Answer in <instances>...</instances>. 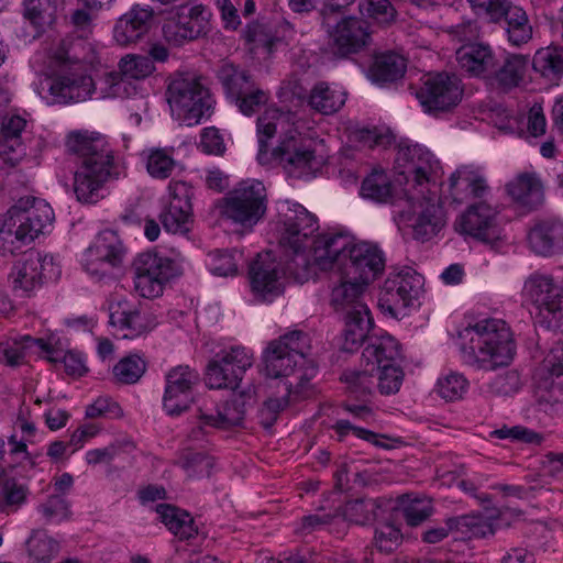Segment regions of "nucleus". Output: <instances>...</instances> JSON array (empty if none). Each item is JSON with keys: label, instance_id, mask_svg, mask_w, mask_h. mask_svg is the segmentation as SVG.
Listing matches in <instances>:
<instances>
[{"label": "nucleus", "instance_id": "nucleus-48", "mask_svg": "<svg viewBox=\"0 0 563 563\" xmlns=\"http://www.w3.org/2000/svg\"><path fill=\"white\" fill-rule=\"evenodd\" d=\"M382 509L379 499L361 498L347 501L343 507L345 520L355 525H366L378 517Z\"/></svg>", "mask_w": 563, "mask_h": 563}, {"label": "nucleus", "instance_id": "nucleus-44", "mask_svg": "<svg viewBox=\"0 0 563 563\" xmlns=\"http://www.w3.org/2000/svg\"><path fill=\"white\" fill-rule=\"evenodd\" d=\"M156 510L162 522L180 540H188L197 534L189 514L165 504L158 505Z\"/></svg>", "mask_w": 563, "mask_h": 563}, {"label": "nucleus", "instance_id": "nucleus-53", "mask_svg": "<svg viewBox=\"0 0 563 563\" xmlns=\"http://www.w3.org/2000/svg\"><path fill=\"white\" fill-rule=\"evenodd\" d=\"M58 0H24V16L36 26L54 22Z\"/></svg>", "mask_w": 563, "mask_h": 563}, {"label": "nucleus", "instance_id": "nucleus-26", "mask_svg": "<svg viewBox=\"0 0 563 563\" xmlns=\"http://www.w3.org/2000/svg\"><path fill=\"white\" fill-rule=\"evenodd\" d=\"M253 396L254 391L251 389L233 394L229 400L218 405L213 410L201 408L199 418L205 426L217 429L241 427L246 410L253 402Z\"/></svg>", "mask_w": 563, "mask_h": 563}, {"label": "nucleus", "instance_id": "nucleus-14", "mask_svg": "<svg viewBox=\"0 0 563 563\" xmlns=\"http://www.w3.org/2000/svg\"><path fill=\"white\" fill-rule=\"evenodd\" d=\"M126 250L112 230L100 232L82 255L84 269L96 280H112L123 266Z\"/></svg>", "mask_w": 563, "mask_h": 563}, {"label": "nucleus", "instance_id": "nucleus-64", "mask_svg": "<svg viewBox=\"0 0 563 563\" xmlns=\"http://www.w3.org/2000/svg\"><path fill=\"white\" fill-rule=\"evenodd\" d=\"M291 394H285L280 397H269L262 406L258 412L260 423L265 428L269 429L277 421L282 410H284L289 402V396Z\"/></svg>", "mask_w": 563, "mask_h": 563}, {"label": "nucleus", "instance_id": "nucleus-56", "mask_svg": "<svg viewBox=\"0 0 563 563\" xmlns=\"http://www.w3.org/2000/svg\"><path fill=\"white\" fill-rule=\"evenodd\" d=\"M376 387L382 395H391L399 391L404 379V372L395 364H385L384 366L375 367Z\"/></svg>", "mask_w": 563, "mask_h": 563}, {"label": "nucleus", "instance_id": "nucleus-24", "mask_svg": "<svg viewBox=\"0 0 563 563\" xmlns=\"http://www.w3.org/2000/svg\"><path fill=\"white\" fill-rule=\"evenodd\" d=\"M120 73H109L104 76V89L101 98H126L134 92L128 79L141 80L151 76L155 66L150 57L129 54L119 62Z\"/></svg>", "mask_w": 563, "mask_h": 563}, {"label": "nucleus", "instance_id": "nucleus-42", "mask_svg": "<svg viewBox=\"0 0 563 563\" xmlns=\"http://www.w3.org/2000/svg\"><path fill=\"white\" fill-rule=\"evenodd\" d=\"M501 20L505 21L507 38L512 46L519 47L531 41L533 29L522 8L509 3Z\"/></svg>", "mask_w": 563, "mask_h": 563}, {"label": "nucleus", "instance_id": "nucleus-39", "mask_svg": "<svg viewBox=\"0 0 563 563\" xmlns=\"http://www.w3.org/2000/svg\"><path fill=\"white\" fill-rule=\"evenodd\" d=\"M407 69V62L404 56L386 52L374 57L368 69V78L378 85L395 82L402 78Z\"/></svg>", "mask_w": 563, "mask_h": 563}, {"label": "nucleus", "instance_id": "nucleus-52", "mask_svg": "<svg viewBox=\"0 0 563 563\" xmlns=\"http://www.w3.org/2000/svg\"><path fill=\"white\" fill-rule=\"evenodd\" d=\"M245 40L252 45V51L262 49L266 54H272L282 42L269 25L262 23L250 24L245 31Z\"/></svg>", "mask_w": 563, "mask_h": 563}, {"label": "nucleus", "instance_id": "nucleus-1", "mask_svg": "<svg viewBox=\"0 0 563 563\" xmlns=\"http://www.w3.org/2000/svg\"><path fill=\"white\" fill-rule=\"evenodd\" d=\"M258 154L261 164L271 159L282 164L288 173L306 174L316 168V155L310 143L300 135L297 115L268 108L257 119Z\"/></svg>", "mask_w": 563, "mask_h": 563}, {"label": "nucleus", "instance_id": "nucleus-2", "mask_svg": "<svg viewBox=\"0 0 563 563\" xmlns=\"http://www.w3.org/2000/svg\"><path fill=\"white\" fill-rule=\"evenodd\" d=\"M313 262L322 271L336 269L366 285L385 268L383 251L368 242L353 243L344 234H323L314 241Z\"/></svg>", "mask_w": 563, "mask_h": 563}, {"label": "nucleus", "instance_id": "nucleus-10", "mask_svg": "<svg viewBox=\"0 0 563 563\" xmlns=\"http://www.w3.org/2000/svg\"><path fill=\"white\" fill-rule=\"evenodd\" d=\"M51 64L55 69L47 79V86L55 102H80L92 96L95 82L79 59H71L62 47L55 52Z\"/></svg>", "mask_w": 563, "mask_h": 563}, {"label": "nucleus", "instance_id": "nucleus-62", "mask_svg": "<svg viewBox=\"0 0 563 563\" xmlns=\"http://www.w3.org/2000/svg\"><path fill=\"white\" fill-rule=\"evenodd\" d=\"M210 271L218 276H231L238 273V262L242 254L235 250L221 251L217 250L210 253Z\"/></svg>", "mask_w": 563, "mask_h": 563}, {"label": "nucleus", "instance_id": "nucleus-55", "mask_svg": "<svg viewBox=\"0 0 563 563\" xmlns=\"http://www.w3.org/2000/svg\"><path fill=\"white\" fill-rule=\"evenodd\" d=\"M146 371V363L140 356L130 355L122 358L113 367V375L118 383L135 384Z\"/></svg>", "mask_w": 563, "mask_h": 563}, {"label": "nucleus", "instance_id": "nucleus-63", "mask_svg": "<svg viewBox=\"0 0 563 563\" xmlns=\"http://www.w3.org/2000/svg\"><path fill=\"white\" fill-rule=\"evenodd\" d=\"M38 511L46 522H60L70 517L67 500L60 495H52L38 506Z\"/></svg>", "mask_w": 563, "mask_h": 563}, {"label": "nucleus", "instance_id": "nucleus-12", "mask_svg": "<svg viewBox=\"0 0 563 563\" xmlns=\"http://www.w3.org/2000/svg\"><path fill=\"white\" fill-rule=\"evenodd\" d=\"M134 289L144 298H157L165 285L184 273L183 260L141 253L134 261Z\"/></svg>", "mask_w": 563, "mask_h": 563}, {"label": "nucleus", "instance_id": "nucleus-61", "mask_svg": "<svg viewBox=\"0 0 563 563\" xmlns=\"http://www.w3.org/2000/svg\"><path fill=\"white\" fill-rule=\"evenodd\" d=\"M358 9L362 15L371 18L380 24L390 23L396 14L389 0H360Z\"/></svg>", "mask_w": 563, "mask_h": 563}, {"label": "nucleus", "instance_id": "nucleus-35", "mask_svg": "<svg viewBox=\"0 0 563 563\" xmlns=\"http://www.w3.org/2000/svg\"><path fill=\"white\" fill-rule=\"evenodd\" d=\"M336 53L341 56L357 53L369 41L366 22L357 18L342 19L331 34Z\"/></svg>", "mask_w": 563, "mask_h": 563}, {"label": "nucleus", "instance_id": "nucleus-43", "mask_svg": "<svg viewBox=\"0 0 563 563\" xmlns=\"http://www.w3.org/2000/svg\"><path fill=\"white\" fill-rule=\"evenodd\" d=\"M29 488L15 478L0 474V514L12 515L27 501Z\"/></svg>", "mask_w": 563, "mask_h": 563}, {"label": "nucleus", "instance_id": "nucleus-4", "mask_svg": "<svg viewBox=\"0 0 563 563\" xmlns=\"http://www.w3.org/2000/svg\"><path fill=\"white\" fill-rule=\"evenodd\" d=\"M310 350V339L302 331H291L272 341L264 352L267 376L280 379L287 394L306 397L318 372L314 361L308 358Z\"/></svg>", "mask_w": 563, "mask_h": 563}, {"label": "nucleus", "instance_id": "nucleus-16", "mask_svg": "<svg viewBox=\"0 0 563 563\" xmlns=\"http://www.w3.org/2000/svg\"><path fill=\"white\" fill-rule=\"evenodd\" d=\"M423 288V277L409 266L389 274L384 282L378 306L385 312L396 317L419 299Z\"/></svg>", "mask_w": 563, "mask_h": 563}, {"label": "nucleus", "instance_id": "nucleus-18", "mask_svg": "<svg viewBox=\"0 0 563 563\" xmlns=\"http://www.w3.org/2000/svg\"><path fill=\"white\" fill-rule=\"evenodd\" d=\"M60 273V266L55 263L52 255L36 251L26 252L12 271L14 289L30 295L44 282L57 280Z\"/></svg>", "mask_w": 563, "mask_h": 563}, {"label": "nucleus", "instance_id": "nucleus-50", "mask_svg": "<svg viewBox=\"0 0 563 563\" xmlns=\"http://www.w3.org/2000/svg\"><path fill=\"white\" fill-rule=\"evenodd\" d=\"M173 154V148H148L146 155L147 173L156 179L168 178L176 167Z\"/></svg>", "mask_w": 563, "mask_h": 563}, {"label": "nucleus", "instance_id": "nucleus-58", "mask_svg": "<svg viewBox=\"0 0 563 563\" xmlns=\"http://www.w3.org/2000/svg\"><path fill=\"white\" fill-rule=\"evenodd\" d=\"M408 526L416 527L426 521L433 512L432 503L428 498H407L401 508Z\"/></svg>", "mask_w": 563, "mask_h": 563}, {"label": "nucleus", "instance_id": "nucleus-7", "mask_svg": "<svg viewBox=\"0 0 563 563\" xmlns=\"http://www.w3.org/2000/svg\"><path fill=\"white\" fill-rule=\"evenodd\" d=\"M283 207L284 230L280 234L279 244L294 253V257L286 262L284 275H288L296 283H306L311 274V267L308 256L305 253L306 247L312 240L314 232L319 229L318 219L299 203L285 202Z\"/></svg>", "mask_w": 563, "mask_h": 563}, {"label": "nucleus", "instance_id": "nucleus-33", "mask_svg": "<svg viewBox=\"0 0 563 563\" xmlns=\"http://www.w3.org/2000/svg\"><path fill=\"white\" fill-rule=\"evenodd\" d=\"M26 126V120L20 115L5 117L0 130V158L12 168L20 164L25 156V146L21 134Z\"/></svg>", "mask_w": 563, "mask_h": 563}, {"label": "nucleus", "instance_id": "nucleus-31", "mask_svg": "<svg viewBox=\"0 0 563 563\" xmlns=\"http://www.w3.org/2000/svg\"><path fill=\"white\" fill-rule=\"evenodd\" d=\"M427 192L429 189H419L416 195L411 196V199L417 200L421 210L409 225L415 239L421 241L435 235L444 223L442 208L435 202L434 197L427 196Z\"/></svg>", "mask_w": 563, "mask_h": 563}, {"label": "nucleus", "instance_id": "nucleus-23", "mask_svg": "<svg viewBox=\"0 0 563 563\" xmlns=\"http://www.w3.org/2000/svg\"><path fill=\"white\" fill-rule=\"evenodd\" d=\"M219 78L228 95L245 115L253 114L268 100L267 93L257 88L245 71L233 65H223L219 70Z\"/></svg>", "mask_w": 563, "mask_h": 563}, {"label": "nucleus", "instance_id": "nucleus-37", "mask_svg": "<svg viewBox=\"0 0 563 563\" xmlns=\"http://www.w3.org/2000/svg\"><path fill=\"white\" fill-rule=\"evenodd\" d=\"M531 250L539 255L551 256L563 250V222L545 220L537 223L528 234Z\"/></svg>", "mask_w": 563, "mask_h": 563}, {"label": "nucleus", "instance_id": "nucleus-32", "mask_svg": "<svg viewBox=\"0 0 563 563\" xmlns=\"http://www.w3.org/2000/svg\"><path fill=\"white\" fill-rule=\"evenodd\" d=\"M449 191L455 202L462 203L471 198L485 197L489 187L478 168L464 165L450 176Z\"/></svg>", "mask_w": 563, "mask_h": 563}, {"label": "nucleus", "instance_id": "nucleus-54", "mask_svg": "<svg viewBox=\"0 0 563 563\" xmlns=\"http://www.w3.org/2000/svg\"><path fill=\"white\" fill-rule=\"evenodd\" d=\"M468 380L457 372H450L438 379L437 390L448 401L462 399L468 390Z\"/></svg>", "mask_w": 563, "mask_h": 563}, {"label": "nucleus", "instance_id": "nucleus-5", "mask_svg": "<svg viewBox=\"0 0 563 563\" xmlns=\"http://www.w3.org/2000/svg\"><path fill=\"white\" fill-rule=\"evenodd\" d=\"M460 350L465 364L482 371L508 366L517 350L510 327L501 319L485 318L459 332Z\"/></svg>", "mask_w": 563, "mask_h": 563}, {"label": "nucleus", "instance_id": "nucleus-22", "mask_svg": "<svg viewBox=\"0 0 563 563\" xmlns=\"http://www.w3.org/2000/svg\"><path fill=\"white\" fill-rule=\"evenodd\" d=\"M463 88L455 74L429 75L417 92L421 106L429 112L448 111L462 100Z\"/></svg>", "mask_w": 563, "mask_h": 563}, {"label": "nucleus", "instance_id": "nucleus-30", "mask_svg": "<svg viewBox=\"0 0 563 563\" xmlns=\"http://www.w3.org/2000/svg\"><path fill=\"white\" fill-rule=\"evenodd\" d=\"M451 531H460L471 538H485L494 534L492 523L483 516H461L445 520L444 526L429 528L422 533V541L435 544L444 540Z\"/></svg>", "mask_w": 563, "mask_h": 563}, {"label": "nucleus", "instance_id": "nucleus-20", "mask_svg": "<svg viewBox=\"0 0 563 563\" xmlns=\"http://www.w3.org/2000/svg\"><path fill=\"white\" fill-rule=\"evenodd\" d=\"M396 169L407 183L419 189H429L432 174L435 173L439 162L432 153L419 144L401 142L395 158Z\"/></svg>", "mask_w": 563, "mask_h": 563}, {"label": "nucleus", "instance_id": "nucleus-41", "mask_svg": "<svg viewBox=\"0 0 563 563\" xmlns=\"http://www.w3.org/2000/svg\"><path fill=\"white\" fill-rule=\"evenodd\" d=\"M528 63L529 59L525 55H508L498 68L495 67L493 69L489 79H492L500 89L505 91L510 90L518 87L523 80Z\"/></svg>", "mask_w": 563, "mask_h": 563}, {"label": "nucleus", "instance_id": "nucleus-3", "mask_svg": "<svg viewBox=\"0 0 563 563\" xmlns=\"http://www.w3.org/2000/svg\"><path fill=\"white\" fill-rule=\"evenodd\" d=\"M66 146L81 163L75 173L74 191L77 199L96 203L102 196L104 184L118 177V167L110 144L96 132H73Z\"/></svg>", "mask_w": 563, "mask_h": 563}, {"label": "nucleus", "instance_id": "nucleus-9", "mask_svg": "<svg viewBox=\"0 0 563 563\" xmlns=\"http://www.w3.org/2000/svg\"><path fill=\"white\" fill-rule=\"evenodd\" d=\"M166 99L173 117L191 126L212 114L214 100L200 79L190 74H175L169 78Z\"/></svg>", "mask_w": 563, "mask_h": 563}, {"label": "nucleus", "instance_id": "nucleus-11", "mask_svg": "<svg viewBox=\"0 0 563 563\" xmlns=\"http://www.w3.org/2000/svg\"><path fill=\"white\" fill-rule=\"evenodd\" d=\"M266 210V188L256 179L239 183L222 198L221 202V216L244 229H252L258 223Z\"/></svg>", "mask_w": 563, "mask_h": 563}, {"label": "nucleus", "instance_id": "nucleus-38", "mask_svg": "<svg viewBox=\"0 0 563 563\" xmlns=\"http://www.w3.org/2000/svg\"><path fill=\"white\" fill-rule=\"evenodd\" d=\"M400 357V345L398 341L389 334L368 338V343L362 352V358L367 366H384L385 364H395Z\"/></svg>", "mask_w": 563, "mask_h": 563}, {"label": "nucleus", "instance_id": "nucleus-28", "mask_svg": "<svg viewBox=\"0 0 563 563\" xmlns=\"http://www.w3.org/2000/svg\"><path fill=\"white\" fill-rule=\"evenodd\" d=\"M109 323L114 329L113 334L120 339H134L155 328L154 317L142 312L137 307L126 301L111 307Z\"/></svg>", "mask_w": 563, "mask_h": 563}, {"label": "nucleus", "instance_id": "nucleus-15", "mask_svg": "<svg viewBox=\"0 0 563 563\" xmlns=\"http://www.w3.org/2000/svg\"><path fill=\"white\" fill-rule=\"evenodd\" d=\"M211 12L202 4H181L166 16L162 31L164 38L174 46L196 41L211 31Z\"/></svg>", "mask_w": 563, "mask_h": 563}, {"label": "nucleus", "instance_id": "nucleus-6", "mask_svg": "<svg viewBox=\"0 0 563 563\" xmlns=\"http://www.w3.org/2000/svg\"><path fill=\"white\" fill-rule=\"evenodd\" d=\"M54 211L43 199L20 198L0 219V253L14 254L53 225Z\"/></svg>", "mask_w": 563, "mask_h": 563}, {"label": "nucleus", "instance_id": "nucleus-25", "mask_svg": "<svg viewBox=\"0 0 563 563\" xmlns=\"http://www.w3.org/2000/svg\"><path fill=\"white\" fill-rule=\"evenodd\" d=\"M497 210L485 201L471 205L460 214L454 228L461 234L470 235L485 243L498 238L496 224Z\"/></svg>", "mask_w": 563, "mask_h": 563}, {"label": "nucleus", "instance_id": "nucleus-21", "mask_svg": "<svg viewBox=\"0 0 563 563\" xmlns=\"http://www.w3.org/2000/svg\"><path fill=\"white\" fill-rule=\"evenodd\" d=\"M200 382L198 372L188 365L170 368L165 375L163 409L169 416H178L189 409L194 390Z\"/></svg>", "mask_w": 563, "mask_h": 563}, {"label": "nucleus", "instance_id": "nucleus-51", "mask_svg": "<svg viewBox=\"0 0 563 563\" xmlns=\"http://www.w3.org/2000/svg\"><path fill=\"white\" fill-rule=\"evenodd\" d=\"M391 181L384 172H373L361 186V196L376 202H386L391 197Z\"/></svg>", "mask_w": 563, "mask_h": 563}, {"label": "nucleus", "instance_id": "nucleus-27", "mask_svg": "<svg viewBox=\"0 0 563 563\" xmlns=\"http://www.w3.org/2000/svg\"><path fill=\"white\" fill-rule=\"evenodd\" d=\"M45 355L52 363L60 360L57 351L44 339H34L31 335L8 338L0 341V363L11 367L20 366L31 355Z\"/></svg>", "mask_w": 563, "mask_h": 563}, {"label": "nucleus", "instance_id": "nucleus-49", "mask_svg": "<svg viewBox=\"0 0 563 563\" xmlns=\"http://www.w3.org/2000/svg\"><path fill=\"white\" fill-rule=\"evenodd\" d=\"M374 372L375 369L372 366L363 371L349 369L342 374L341 380L345 383L350 394L356 398L365 399L372 395L376 386Z\"/></svg>", "mask_w": 563, "mask_h": 563}, {"label": "nucleus", "instance_id": "nucleus-45", "mask_svg": "<svg viewBox=\"0 0 563 563\" xmlns=\"http://www.w3.org/2000/svg\"><path fill=\"white\" fill-rule=\"evenodd\" d=\"M345 103L344 92L331 88L327 82H318L309 95V106L322 113L332 114Z\"/></svg>", "mask_w": 563, "mask_h": 563}, {"label": "nucleus", "instance_id": "nucleus-8", "mask_svg": "<svg viewBox=\"0 0 563 563\" xmlns=\"http://www.w3.org/2000/svg\"><path fill=\"white\" fill-rule=\"evenodd\" d=\"M367 286L340 274L339 283L331 289L330 305L345 323L343 343L345 351L357 349L367 339L373 327L371 311L363 300Z\"/></svg>", "mask_w": 563, "mask_h": 563}, {"label": "nucleus", "instance_id": "nucleus-60", "mask_svg": "<svg viewBox=\"0 0 563 563\" xmlns=\"http://www.w3.org/2000/svg\"><path fill=\"white\" fill-rule=\"evenodd\" d=\"M521 377L517 369H509L487 383V391L494 396H509L521 388Z\"/></svg>", "mask_w": 563, "mask_h": 563}, {"label": "nucleus", "instance_id": "nucleus-29", "mask_svg": "<svg viewBox=\"0 0 563 563\" xmlns=\"http://www.w3.org/2000/svg\"><path fill=\"white\" fill-rule=\"evenodd\" d=\"M249 275L253 292L264 300H271L283 292L279 264L271 252L257 254L250 265Z\"/></svg>", "mask_w": 563, "mask_h": 563}, {"label": "nucleus", "instance_id": "nucleus-57", "mask_svg": "<svg viewBox=\"0 0 563 563\" xmlns=\"http://www.w3.org/2000/svg\"><path fill=\"white\" fill-rule=\"evenodd\" d=\"M177 463L187 473L188 477L198 478L208 477L214 465L211 456L200 452H188Z\"/></svg>", "mask_w": 563, "mask_h": 563}, {"label": "nucleus", "instance_id": "nucleus-46", "mask_svg": "<svg viewBox=\"0 0 563 563\" xmlns=\"http://www.w3.org/2000/svg\"><path fill=\"white\" fill-rule=\"evenodd\" d=\"M533 69L550 80L563 76V47L548 46L536 52L532 60Z\"/></svg>", "mask_w": 563, "mask_h": 563}, {"label": "nucleus", "instance_id": "nucleus-40", "mask_svg": "<svg viewBox=\"0 0 563 563\" xmlns=\"http://www.w3.org/2000/svg\"><path fill=\"white\" fill-rule=\"evenodd\" d=\"M507 191L514 200L529 209H536L543 202V187L533 174H522L507 185Z\"/></svg>", "mask_w": 563, "mask_h": 563}, {"label": "nucleus", "instance_id": "nucleus-36", "mask_svg": "<svg viewBox=\"0 0 563 563\" xmlns=\"http://www.w3.org/2000/svg\"><path fill=\"white\" fill-rule=\"evenodd\" d=\"M456 60L461 69L470 76L489 78L496 66V59L488 45L468 44L456 51Z\"/></svg>", "mask_w": 563, "mask_h": 563}, {"label": "nucleus", "instance_id": "nucleus-47", "mask_svg": "<svg viewBox=\"0 0 563 563\" xmlns=\"http://www.w3.org/2000/svg\"><path fill=\"white\" fill-rule=\"evenodd\" d=\"M30 563H51L59 551L56 540L42 530H33L26 541Z\"/></svg>", "mask_w": 563, "mask_h": 563}, {"label": "nucleus", "instance_id": "nucleus-19", "mask_svg": "<svg viewBox=\"0 0 563 563\" xmlns=\"http://www.w3.org/2000/svg\"><path fill=\"white\" fill-rule=\"evenodd\" d=\"M192 188L187 183L172 180L168 184L167 196L163 199L158 216L167 232L174 234L189 232L192 223Z\"/></svg>", "mask_w": 563, "mask_h": 563}, {"label": "nucleus", "instance_id": "nucleus-13", "mask_svg": "<svg viewBox=\"0 0 563 563\" xmlns=\"http://www.w3.org/2000/svg\"><path fill=\"white\" fill-rule=\"evenodd\" d=\"M522 296L538 308L549 329L563 332V286L551 275L531 274L523 284Z\"/></svg>", "mask_w": 563, "mask_h": 563}, {"label": "nucleus", "instance_id": "nucleus-34", "mask_svg": "<svg viewBox=\"0 0 563 563\" xmlns=\"http://www.w3.org/2000/svg\"><path fill=\"white\" fill-rule=\"evenodd\" d=\"M152 19L151 8L134 5L117 21L113 29L115 42L122 46L136 43L148 32Z\"/></svg>", "mask_w": 563, "mask_h": 563}, {"label": "nucleus", "instance_id": "nucleus-17", "mask_svg": "<svg viewBox=\"0 0 563 563\" xmlns=\"http://www.w3.org/2000/svg\"><path fill=\"white\" fill-rule=\"evenodd\" d=\"M252 364L253 355L245 347L221 351L207 366L206 384L212 389H235Z\"/></svg>", "mask_w": 563, "mask_h": 563}, {"label": "nucleus", "instance_id": "nucleus-59", "mask_svg": "<svg viewBox=\"0 0 563 563\" xmlns=\"http://www.w3.org/2000/svg\"><path fill=\"white\" fill-rule=\"evenodd\" d=\"M496 439H509L512 442H520L532 445H540L544 441V434L536 432L523 426H503L490 432Z\"/></svg>", "mask_w": 563, "mask_h": 563}]
</instances>
